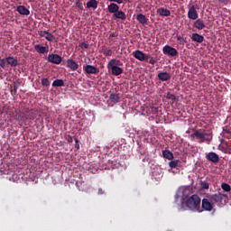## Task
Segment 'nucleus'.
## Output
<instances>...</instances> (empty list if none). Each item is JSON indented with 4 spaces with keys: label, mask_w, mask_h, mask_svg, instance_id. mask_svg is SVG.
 Here are the masks:
<instances>
[{
    "label": "nucleus",
    "mask_w": 231,
    "mask_h": 231,
    "mask_svg": "<svg viewBox=\"0 0 231 231\" xmlns=\"http://www.w3.org/2000/svg\"><path fill=\"white\" fill-rule=\"evenodd\" d=\"M121 66H124V62H122V60L112 59L108 61L107 69L111 70L114 77H118L124 73V69L120 68Z\"/></svg>",
    "instance_id": "f257e3e1"
},
{
    "label": "nucleus",
    "mask_w": 231,
    "mask_h": 231,
    "mask_svg": "<svg viewBox=\"0 0 231 231\" xmlns=\"http://www.w3.org/2000/svg\"><path fill=\"white\" fill-rule=\"evenodd\" d=\"M186 206L193 212H203L201 209V199L198 195H192L186 201Z\"/></svg>",
    "instance_id": "f03ea898"
},
{
    "label": "nucleus",
    "mask_w": 231,
    "mask_h": 231,
    "mask_svg": "<svg viewBox=\"0 0 231 231\" xmlns=\"http://www.w3.org/2000/svg\"><path fill=\"white\" fill-rule=\"evenodd\" d=\"M190 138H197L199 141V143H203L204 142H210L212 140L211 138L205 137V130H195L193 134H190Z\"/></svg>",
    "instance_id": "7ed1b4c3"
},
{
    "label": "nucleus",
    "mask_w": 231,
    "mask_h": 231,
    "mask_svg": "<svg viewBox=\"0 0 231 231\" xmlns=\"http://www.w3.org/2000/svg\"><path fill=\"white\" fill-rule=\"evenodd\" d=\"M162 52L164 55H168V57H178V50L174 47H171V45H166L162 48Z\"/></svg>",
    "instance_id": "20e7f679"
},
{
    "label": "nucleus",
    "mask_w": 231,
    "mask_h": 231,
    "mask_svg": "<svg viewBox=\"0 0 231 231\" xmlns=\"http://www.w3.org/2000/svg\"><path fill=\"white\" fill-rule=\"evenodd\" d=\"M83 69L88 75H97V73H100V69L93 65H87L83 67Z\"/></svg>",
    "instance_id": "39448f33"
},
{
    "label": "nucleus",
    "mask_w": 231,
    "mask_h": 231,
    "mask_svg": "<svg viewBox=\"0 0 231 231\" xmlns=\"http://www.w3.org/2000/svg\"><path fill=\"white\" fill-rule=\"evenodd\" d=\"M202 208L207 212H212V209L214 208V204H212V201L208 200V199H203Z\"/></svg>",
    "instance_id": "423d86ee"
},
{
    "label": "nucleus",
    "mask_w": 231,
    "mask_h": 231,
    "mask_svg": "<svg viewBox=\"0 0 231 231\" xmlns=\"http://www.w3.org/2000/svg\"><path fill=\"white\" fill-rule=\"evenodd\" d=\"M188 17L189 19H191L192 21H196L198 19V11H196V6L191 5L188 12Z\"/></svg>",
    "instance_id": "0eeeda50"
},
{
    "label": "nucleus",
    "mask_w": 231,
    "mask_h": 231,
    "mask_svg": "<svg viewBox=\"0 0 231 231\" xmlns=\"http://www.w3.org/2000/svg\"><path fill=\"white\" fill-rule=\"evenodd\" d=\"M207 160L212 162V163H218L219 162V155L217 153L211 152L206 156Z\"/></svg>",
    "instance_id": "6e6552de"
},
{
    "label": "nucleus",
    "mask_w": 231,
    "mask_h": 231,
    "mask_svg": "<svg viewBox=\"0 0 231 231\" xmlns=\"http://www.w3.org/2000/svg\"><path fill=\"white\" fill-rule=\"evenodd\" d=\"M67 67L71 69V71H77L79 69V63H77L72 59L67 60Z\"/></svg>",
    "instance_id": "1a4fd4ad"
},
{
    "label": "nucleus",
    "mask_w": 231,
    "mask_h": 231,
    "mask_svg": "<svg viewBox=\"0 0 231 231\" xmlns=\"http://www.w3.org/2000/svg\"><path fill=\"white\" fill-rule=\"evenodd\" d=\"M133 55L134 59H137V60H140L141 62H143V60H145V53H143V51L140 50L134 51Z\"/></svg>",
    "instance_id": "9d476101"
},
{
    "label": "nucleus",
    "mask_w": 231,
    "mask_h": 231,
    "mask_svg": "<svg viewBox=\"0 0 231 231\" xmlns=\"http://www.w3.org/2000/svg\"><path fill=\"white\" fill-rule=\"evenodd\" d=\"M107 10L109 14H113V15L120 10V6L116 3H111L107 6Z\"/></svg>",
    "instance_id": "9b49d317"
},
{
    "label": "nucleus",
    "mask_w": 231,
    "mask_h": 231,
    "mask_svg": "<svg viewBox=\"0 0 231 231\" xmlns=\"http://www.w3.org/2000/svg\"><path fill=\"white\" fill-rule=\"evenodd\" d=\"M114 19H119L120 21H125L127 19V15H125V13L124 11H120V9L112 15Z\"/></svg>",
    "instance_id": "f8f14e48"
},
{
    "label": "nucleus",
    "mask_w": 231,
    "mask_h": 231,
    "mask_svg": "<svg viewBox=\"0 0 231 231\" xmlns=\"http://www.w3.org/2000/svg\"><path fill=\"white\" fill-rule=\"evenodd\" d=\"M16 120L20 122V124H26L28 122V114L27 112H22L18 115Z\"/></svg>",
    "instance_id": "ddd939ff"
},
{
    "label": "nucleus",
    "mask_w": 231,
    "mask_h": 231,
    "mask_svg": "<svg viewBox=\"0 0 231 231\" xmlns=\"http://www.w3.org/2000/svg\"><path fill=\"white\" fill-rule=\"evenodd\" d=\"M159 80L162 82H167V80H171V73L169 72H161L157 75Z\"/></svg>",
    "instance_id": "4468645a"
},
{
    "label": "nucleus",
    "mask_w": 231,
    "mask_h": 231,
    "mask_svg": "<svg viewBox=\"0 0 231 231\" xmlns=\"http://www.w3.org/2000/svg\"><path fill=\"white\" fill-rule=\"evenodd\" d=\"M157 14L161 15L162 17H170L171 11L169 9L161 7L157 10Z\"/></svg>",
    "instance_id": "2eb2a0df"
},
{
    "label": "nucleus",
    "mask_w": 231,
    "mask_h": 231,
    "mask_svg": "<svg viewBox=\"0 0 231 231\" xmlns=\"http://www.w3.org/2000/svg\"><path fill=\"white\" fill-rule=\"evenodd\" d=\"M16 11L18 14H20V15H30V10H28V8H26L24 5H19Z\"/></svg>",
    "instance_id": "dca6fc26"
},
{
    "label": "nucleus",
    "mask_w": 231,
    "mask_h": 231,
    "mask_svg": "<svg viewBox=\"0 0 231 231\" xmlns=\"http://www.w3.org/2000/svg\"><path fill=\"white\" fill-rule=\"evenodd\" d=\"M7 64H9V66H12V68H15L16 66H19V61L14 58V57H7L5 59Z\"/></svg>",
    "instance_id": "f3484780"
},
{
    "label": "nucleus",
    "mask_w": 231,
    "mask_h": 231,
    "mask_svg": "<svg viewBox=\"0 0 231 231\" xmlns=\"http://www.w3.org/2000/svg\"><path fill=\"white\" fill-rule=\"evenodd\" d=\"M191 41L201 44V42H203V41H205V37H203V35H200L199 33H193L191 36Z\"/></svg>",
    "instance_id": "a211bd4d"
},
{
    "label": "nucleus",
    "mask_w": 231,
    "mask_h": 231,
    "mask_svg": "<svg viewBox=\"0 0 231 231\" xmlns=\"http://www.w3.org/2000/svg\"><path fill=\"white\" fill-rule=\"evenodd\" d=\"M39 36L44 37L47 39V41H53V35H51V33L48 32L47 31H40Z\"/></svg>",
    "instance_id": "6ab92c4d"
},
{
    "label": "nucleus",
    "mask_w": 231,
    "mask_h": 231,
    "mask_svg": "<svg viewBox=\"0 0 231 231\" xmlns=\"http://www.w3.org/2000/svg\"><path fill=\"white\" fill-rule=\"evenodd\" d=\"M193 26L197 28V30H203V28H205V22L201 19H198L195 21Z\"/></svg>",
    "instance_id": "aec40b11"
},
{
    "label": "nucleus",
    "mask_w": 231,
    "mask_h": 231,
    "mask_svg": "<svg viewBox=\"0 0 231 231\" xmlns=\"http://www.w3.org/2000/svg\"><path fill=\"white\" fill-rule=\"evenodd\" d=\"M87 8H93V10H97L98 8V1L89 0L87 3Z\"/></svg>",
    "instance_id": "412c9836"
},
{
    "label": "nucleus",
    "mask_w": 231,
    "mask_h": 231,
    "mask_svg": "<svg viewBox=\"0 0 231 231\" xmlns=\"http://www.w3.org/2000/svg\"><path fill=\"white\" fill-rule=\"evenodd\" d=\"M48 61L52 64H59V55L58 54H51L48 56Z\"/></svg>",
    "instance_id": "4be33fe9"
},
{
    "label": "nucleus",
    "mask_w": 231,
    "mask_h": 231,
    "mask_svg": "<svg viewBox=\"0 0 231 231\" xmlns=\"http://www.w3.org/2000/svg\"><path fill=\"white\" fill-rule=\"evenodd\" d=\"M223 199V197L219 194H214L209 198L211 203H219Z\"/></svg>",
    "instance_id": "5701e85b"
},
{
    "label": "nucleus",
    "mask_w": 231,
    "mask_h": 231,
    "mask_svg": "<svg viewBox=\"0 0 231 231\" xmlns=\"http://www.w3.org/2000/svg\"><path fill=\"white\" fill-rule=\"evenodd\" d=\"M136 19L140 24H147V21H149V19H147V17L142 14H137Z\"/></svg>",
    "instance_id": "b1692460"
},
{
    "label": "nucleus",
    "mask_w": 231,
    "mask_h": 231,
    "mask_svg": "<svg viewBox=\"0 0 231 231\" xmlns=\"http://www.w3.org/2000/svg\"><path fill=\"white\" fill-rule=\"evenodd\" d=\"M109 99L114 104H118V102H120V94L112 93L110 94Z\"/></svg>",
    "instance_id": "393cba45"
},
{
    "label": "nucleus",
    "mask_w": 231,
    "mask_h": 231,
    "mask_svg": "<svg viewBox=\"0 0 231 231\" xmlns=\"http://www.w3.org/2000/svg\"><path fill=\"white\" fill-rule=\"evenodd\" d=\"M162 156L166 160H172L174 158V154H172L171 152L169 150L162 151Z\"/></svg>",
    "instance_id": "a878e982"
},
{
    "label": "nucleus",
    "mask_w": 231,
    "mask_h": 231,
    "mask_svg": "<svg viewBox=\"0 0 231 231\" xmlns=\"http://www.w3.org/2000/svg\"><path fill=\"white\" fill-rule=\"evenodd\" d=\"M26 113H27L28 120H35V118H37V112L31 110V111H26Z\"/></svg>",
    "instance_id": "bb28decb"
},
{
    "label": "nucleus",
    "mask_w": 231,
    "mask_h": 231,
    "mask_svg": "<svg viewBox=\"0 0 231 231\" xmlns=\"http://www.w3.org/2000/svg\"><path fill=\"white\" fill-rule=\"evenodd\" d=\"M34 50L35 51H37V53H46V47L42 45H39V44L35 45Z\"/></svg>",
    "instance_id": "cd10ccee"
},
{
    "label": "nucleus",
    "mask_w": 231,
    "mask_h": 231,
    "mask_svg": "<svg viewBox=\"0 0 231 231\" xmlns=\"http://www.w3.org/2000/svg\"><path fill=\"white\" fill-rule=\"evenodd\" d=\"M102 53L105 55V57H111L113 55V51L109 48H103Z\"/></svg>",
    "instance_id": "c85d7f7f"
},
{
    "label": "nucleus",
    "mask_w": 231,
    "mask_h": 231,
    "mask_svg": "<svg viewBox=\"0 0 231 231\" xmlns=\"http://www.w3.org/2000/svg\"><path fill=\"white\" fill-rule=\"evenodd\" d=\"M79 48H81V50H88V48H89V42H81L79 44Z\"/></svg>",
    "instance_id": "c756f323"
},
{
    "label": "nucleus",
    "mask_w": 231,
    "mask_h": 231,
    "mask_svg": "<svg viewBox=\"0 0 231 231\" xmlns=\"http://www.w3.org/2000/svg\"><path fill=\"white\" fill-rule=\"evenodd\" d=\"M221 187L225 192H230L231 190V187L227 183H222Z\"/></svg>",
    "instance_id": "7c9ffc66"
},
{
    "label": "nucleus",
    "mask_w": 231,
    "mask_h": 231,
    "mask_svg": "<svg viewBox=\"0 0 231 231\" xmlns=\"http://www.w3.org/2000/svg\"><path fill=\"white\" fill-rule=\"evenodd\" d=\"M177 41H179L180 44H185L187 42L185 37L183 35H178L177 34Z\"/></svg>",
    "instance_id": "2f4dec72"
},
{
    "label": "nucleus",
    "mask_w": 231,
    "mask_h": 231,
    "mask_svg": "<svg viewBox=\"0 0 231 231\" xmlns=\"http://www.w3.org/2000/svg\"><path fill=\"white\" fill-rule=\"evenodd\" d=\"M169 165H170L171 169H176V167H178V161H176V160L171 161L169 162Z\"/></svg>",
    "instance_id": "473e14b6"
},
{
    "label": "nucleus",
    "mask_w": 231,
    "mask_h": 231,
    "mask_svg": "<svg viewBox=\"0 0 231 231\" xmlns=\"http://www.w3.org/2000/svg\"><path fill=\"white\" fill-rule=\"evenodd\" d=\"M166 98H168V100H176V96L174 94H171V92H168Z\"/></svg>",
    "instance_id": "72a5a7b5"
},
{
    "label": "nucleus",
    "mask_w": 231,
    "mask_h": 231,
    "mask_svg": "<svg viewBox=\"0 0 231 231\" xmlns=\"http://www.w3.org/2000/svg\"><path fill=\"white\" fill-rule=\"evenodd\" d=\"M0 68H3V69L6 68V60L0 58Z\"/></svg>",
    "instance_id": "f704fd0d"
},
{
    "label": "nucleus",
    "mask_w": 231,
    "mask_h": 231,
    "mask_svg": "<svg viewBox=\"0 0 231 231\" xmlns=\"http://www.w3.org/2000/svg\"><path fill=\"white\" fill-rule=\"evenodd\" d=\"M42 85L46 86V87L50 86V80H48V79H46V78L42 79Z\"/></svg>",
    "instance_id": "c9c22d12"
},
{
    "label": "nucleus",
    "mask_w": 231,
    "mask_h": 231,
    "mask_svg": "<svg viewBox=\"0 0 231 231\" xmlns=\"http://www.w3.org/2000/svg\"><path fill=\"white\" fill-rule=\"evenodd\" d=\"M219 5H224V6H226L230 3V0H217Z\"/></svg>",
    "instance_id": "e433bc0d"
},
{
    "label": "nucleus",
    "mask_w": 231,
    "mask_h": 231,
    "mask_svg": "<svg viewBox=\"0 0 231 231\" xmlns=\"http://www.w3.org/2000/svg\"><path fill=\"white\" fill-rule=\"evenodd\" d=\"M156 62H158V60H156V58L154 57H150V60H149V64H156Z\"/></svg>",
    "instance_id": "4c0bfd02"
},
{
    "label": "nucleus",
    "mask_w": 231,
    "mask_h": 231,
    "mask_svg": "<svg viewBox=\"0 0 231 231\" xmlns=\"http://www.w3.org/2000/svg\"><path fill=\"white\" fill-rule=\"evenodd\" d=\"M76 6H77V8H79L80 10H84V5H82V3L79 2V1L76 3Z\"/></svg>",
    "instance_id": "58836bf2"
},
{
    "label": "nucleus",
    "mask_w": 231,
    "mask_h": 231,
    "mask_svg": "<svg viewBox=\"0 0 231 231\" xmlns=\"http://www.w3.org/2000/svg\"><path fill=\"white\" fill-rule=\"evenodd\" d=\"M201 188L205 189H208L209 185L208 182H201Z\"/></svg>",
    "instance_id": "ea45409f"
},
{
    "label": "nucleus",
    "mask_w": 231,
    "mask_h": 231,
    "mask_svg": "<svg viewBox=\"0 0 231 231\" xmlns=\"http://www.w3.org/2000/svg\"><path fill=\"white\" fill-rule=\"evenodd\" d=\"M225 138H231V133L228 130H224Z\"/></svg>",
    "instance_id": "a19ab883"
},
{
    "label": "nucleus",
    "mask_w": 231,
    "mask_h": 231,
    "mask_svg": "<svg viewBox=\"0 0 231 231\" xmlns=\"http://www.w3.org/2000/svg\"><path fill=\"white\" fill-rule=\"evenodd\" d=\"M110 3H117V5H122L124 3L122 0H108Z\"/></svg>",
    "instance_id": "79ce46f5"
},
{
    "label": "nucleus",
    "mask_w": 231,
    "mask_h": 231,
    "mask_svg": "<svg viewBox=\"0 0 231 231\" xmlns=\"http://www.w3.org/2000/svg\"><path fill=\"white\" fill-rule=\"evenodd\" d=\"M52 86L54 88H59V79L54 80L53 83H52Z\"/></svg>",
    "instance_id": "37998d69"
},
{
    "label": "nucleus",
    "mask_w": 231,
    "mask_h": 231,
    "mask_svg": "<svg viewBox=\"0 0 231 231\" xmlns=\"http://www.w3.org/2000/svg\"><path fill=\"white\" fill-rule=\"evenodd\" d=\"M17 85H14V88L13 89H11V93H17Z\"/></svg>",
    "instance_id": "c03bdc74"
},
{
    "label": "nucleus",
    "mask_w": 231,
    "mask_h": 231,
    "mask_svg": "<svg viewBox=\"0 0 231 231\" xmlns=\"http://www.w3.org/2000/svg\"><path fill=\"white\" fill-rule=\"evenodd\" d=\"M97 194H106V190H104V189L99 188L97 190Z\"/></svg>",
    "instance_id": "a18cd8bd"
},
{
    "label": "nucleus",
    "mask_w": 231,
    "mask_h": 231,
    "mask_svg": "<svg viewBox=\"0 0 231 231\" xmlns=\"http://www.w3.org/2000/svg\"><path fill=\"white\" fill-rule=\"evenodd\" d=\"M66 140H67L69 143H71L73 142V137L68 135V136L66 137Z\"/></svg>",
    "instance_id": "49530a36"
},
{
    "label": "nucleus",
    "mask_w": 231,
    "mask_h": 231,
    "mask_svg": "<svg viewBox=\"0 0 231 231\" xmlns=\"http://www.w3.org/2000/svg\"><path fill=\"white\" fill-rule=\"evenodd\" d=\"M64 86V80L59 79V88H62Z\"/></svg>",
    "instance_id": "de8ad7c7"
},
{
    "label": "nucleus",
    "mask_w": 231,
    "mask_h": 231,
    "mask_svg": "<svg viewBox=\"0 0 231 231\" xmlns=\"http://www.w3.org/2000/svg\"><path fill=\"white\" fill-rule=\"evenodd\" d=\"M113 37H116V33L111 32V33L109 34V39H111V38H113Z\"/></svg>",
    "instance_id": "09e8293b"
},
{
    "label": "nucleus",
    "mask_w": 231,
    "mask_h": 231,
    "mask_svg": "<svg viewBox=\"0 0 231 231\" xmlns=\"http://www.w3.org/2000/svg\"><path fill=\"white\" fill-rule=\"evenodd\" d=\"M148 59H151V56L144 53V60H147Z\"/></svg>",
    "instance_id": "8fccbe9b"
},
{
    "label": "nucleus",
    "mask_w": 231,
    "mask_h": 231,
    "mask_svg": "<svg viewBox=\"0 0 231 231\" xmlns=\"http://www.w3.org/2000/svg\"><path fill=\"white\" fill-rule=\"evenodd\" d=\"M211 134H210V133H206L205 130H204V138H205V136H211Z\"/></svg>",
    "instance_id": "3c124183"
},
{
    "label": "nucleus",
    "mask_w": 231,
    "mask_h": 231,
    "mask_svg": "<svg viewBox=\"0 0 231 231\" xmlns=\"http://www.w3.org/2000/svg\"><path fill=\"white\" fill-rule=\"evenodd\" d=\"M60 62H62V57L59 56V64H60Z\"/></svg>",
    "instance_id": "603ef678"
},
{
    "label": "nucleus",
    "mask_w": 231,
    "mask_h": 231,
    "mask_svg": "<svg viewBox=\"0 0 231 231\" xmlns=\"http://www.w3.org/2000/svg\"><path fill=\"white\" fill-rule=\"evenodd\" d=\"M54 185H57V181L54 182Z\"/></svg>",
    "instance_id": "864d4df0"
},
{
    "label": "nucleus",
    "mask_w": 231,
    "mask_h": 231,
    "mask_svg": "<svg viewBox=\"0 0 231 231\" xmlns=\"http://www.w3.org/2000/svg\"><path fill=\"white\" fill-rule=\"evenodd\" d=\"M76 140V142H79L77 139H75Z\"/></svg>",
    "instance_id": "5fc2aeb1"
}]
</instances>
